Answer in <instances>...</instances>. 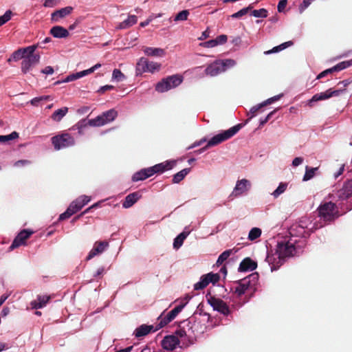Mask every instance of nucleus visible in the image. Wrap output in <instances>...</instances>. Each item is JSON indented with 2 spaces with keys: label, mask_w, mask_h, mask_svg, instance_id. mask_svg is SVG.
<instances>
[{
  "label": "nucleus",
  "mask_w": 352,
  "mask_h": 352,
  "mask_svg": "<svg viewBox=\"0 0 352 352\" xmlns=\"http://www.w3.org/2000/svg\"><path fill=\"white\" fill-rule=\"evenodd\" d=\"M137 21L138 18L135 15H130L127 19L120 23L119 25L116 27V29H127L135 24Z\"/></svg>",
  "instance_id": "cd10ccee"
},
{
  "label": "nucleus",
  "mask_w": 352,
  "mask_h": 352,
  "mask_svg": "<svg viewBox=\"0 0 352 352\" xmlns=\"http://www.w3.org/2000/svg\"><path fill=\"white\" fill-rule=\"evenodd\" d=\"M73 10V8L71 6H67L60 10L54 11L51 15V20L54 22L58 21L60 19H63L65 16L69 15Z\"/></svg>",
  "instance_id": "aec40b11"
},
{
  "label": "nucleus",
  "mask_w": 352,
  "mask_h": 352,
  "mask_svg": "<svg viewBox=\"0 0 352 352\" xmlns=\"http://www.w3.org/2000/svg\"><path fill=\"white\" fill-rule=\"evenodd\" d=\"M331 98V94H329V89L324 92H321L320 94H316L309 100L308 105L309 107L313 106V102H318L320 100H327Z\"/></svg>",
  "instance_id": "c85d7f7f"
},
{
  "label": "nucleus",
  "mask_w": 352,
  "mask_h": 352,
  "mask_svg": "<svg viewBox=\"0 0 352 352\" xmlns=\"http://www.w3.org/2000/svg\"><path fill=\"white\" fill-rule=\"evenodd\" d=\"M68 109H69L66 107L57 109L52 114V119L56 122H60L67 114Z\"/></svg>",
  "instance_id": "7c9ffc66"
},
{
  "label": "nucleus",
  "mask_w": 352,
  "mask_h": 352,
  "mask_svg": "<svg viewBox=\"0 0 352 352\" xmlns=\"http://www.w3.org/2000/svg\"><path fill=\"white\" fill-rule=\"evenodd\" d=\"M38 45H32L26 47L21 48L25 57H29V56H33L36 54L35 52Z\"/></svg>",
  "instance_id": "58836bf2"
},
{
  "label": "nucleus",
  "mask_w": 352,
  "mask_h": 352,
  "mask_svg": "<svg viewBox=\"0 0 352 352\" xmlns=\"http://www.w3.org/2000/svg\"><path fill=\"white\" fill-rule=\"evenodd\" d=\"M82 208L77 201L75 199L73 201L67 208L66 211L60 214L58 220L63 221L69 219L71 216L76 214L77 212L80 210Z\"/></svg>",
  "instance_id": "2eb2a0df"
},
{
  "label": "nucleus",
  "mask_w": 352,
  "mask_h": 352,
  "mask_svg": "<svg viewBox=\"0 0 352 352\" xmlns=\"http://www.w3.org/2000/svg\"><path fill=\"white\" fill-rule=\"evenodd\" d=\"M232 252V250H227L222 252L217 258L216 265L219 266L223 264V263L228 259V258L231 255Z\"/></svg>",
  "instance_id": "ea45409f"
},
{
  "label": "nucleus",
  "mask_w": 352,
  "mask_h": 352,
  "mask_svg": "<svg viewBox=\"0 0 352 352\" xmlns=\"http://www.w3.org/2000/svg\"><path fill=\"white\" fill-rule=\"evenodd\" d=\"M208 302L212 307L213 309L221 314L228 316L230 310L228 305L221 299L211 296L210 294L206 295Z\"/></svg>",
  "instance_id": "0eeeda50"
},
{
  "label": "nucleus",
  "mask_w": 352,
  "mask_h": 352,
  "mask_svg": "<svg viewBox=\"0 0 352 352\" xmlns=\"http://www.w3.org/2000/svg\"><path fill=\"white\" fill-rule=\"evenodd\" d=\"M318 170V167L316 168H310L308 166L305 168V173L303 176V181H308L311 179H312L314 175L316 170Z\"/></svg>",
  "instance_id": "c9c22d12"
},
{
  "label": "nucleus",
  "mask_w": 352,
  "mask_h": 352,
  "mask_svg": "<svg viewBox=\"0 0 352 352\" xmlns=\"http://www.w3.org/2000/svg\"><path fill=\"white\" fill-rule=\"evenodd\" d=\"M258 277L257 272L252 273L247 277L238 280L237 284H242L243 287H245L248 292H254L256 290Z\"/></svg>",
  "instance_id": "9b49d317"
},
{
  "label": "nucleus",
  "mask_w": 352,
  "mask_h": 352,
  "mask_svg": "<svg viewBox=\"0 0 352 352\" xmlns=\"http://www.w3.org/2000/svg\"><path fill=\"white\" fill-rule=\"evenodd\" d=\"M50 98V96H42L40 97H36L30 100V103L32 105L37 107L39 105L41 102L48 100Z\"/></svg>",
  "instance_id": "de8ad7c7"
},
{
  "label": "nucleus",
  "mask_w": 352,
  "mask_h": 352,
  "mask_svg": "<svg viewBox=\"0 0 352 352\" xmlns=\"http://www.w3.org/2000/svg\"><path fill=\"white\" fill-rule=\"evenodd\" d=\"M135 71L137 75L148 72V59L144 57L140 58L136 64Z\"/></svg>",
  "instance_id": "bb28decb"
},
{
  "label": "nucleus",
  "mask_w": 352,
  "mask_h": 352,
  "mask_svg": "<svg viewBox=\"0 0 352 352\" xmlns=\"http://www.w3.org/2000/svg\"><path fill=\"white\" fill-rule=\"evenodd\" d=\"M76 199L82 208L87 204L91 200L90 197L86 195L80 196Z\"/></svg>",
  "instance_id": "6e6d98bb"
},
{
  "label": "nucleus",
  "mask_w": 352,
  "mask_h": 352,
  "mask_svg": "<svg viewBox=\"0 0 352 352\" xmlns=\"http://www.w3.org/2000/svg\"><path fill=\"white\" fill-rule=\"evenodd\" d=\"M298 228L299 229V230H297L298 234L302 235L303 237H306L311 232H313L314 230L317 229L314 225L309 228L307 224V219H300L298 226H293L290 229V234L292 235L296 234L295 231Z\"/></svg>",
  "instance_id": "9d476101"
},
{
  "label": "nucleus",
  "mask_w": 352,
  "mask_h": 352,
  "mask_svg": "<svg viewBox=\"0 0 352 352\" xmlns=\"http://www.w3.org/2000/svg\"><path fill=\"white\" fill-rule=\"evenodd\" d=\"M250 186V183L248 179H243L237 181L235 188L232 192V194H234L235 196L240 195L243 192L248 191L249 187Z\"/></svg>",
  "instance_id": "a211bd4d"
},
{
  "label": "nucleus",
  "mask_w": 352,
  "mask_h": 352,
  "mask_svg": "<svg viewBox=\"0 0 352 352\" xmlns=\"http://www.w3.org/2000/svg\"><path fill=\"white\" fill-rule=\"evenodd\" d=\"M24 59H25L32 67H33L39 63L40 55L38 54L33 56H29V57H25Z\"/></svg>",
  "instance_id": "09e8293b"
},
{
  "label": "nucleus",
  "mask_w": 352,
  "mask_h": 352,
  "mask_svg": "<svg viewBox=\"0 0 352 352\" xmlns=\"http://www.w3.org/2000/svg\"><path fill=\"white\" fill-rule=\"evenodd\" d=\"M314 0H303L299 6L300 12L302 13Z\"/></svg>",
  "instance_id": "052dcab7"
},
{
  "label": "nucleus",
  "mask_w": 352,
  "mask_h": 352,
  "mask_svg": "<svg viewBox=\"0 0 352 352\" xmlns=\"http://www.w3.org/2000/svg\"><path fill=\"white\" fill-rule=\"evenodd\" d=\"M85 76H86V74H85V72L83 70V71L77 72L76 74H72L67 76L66 77V78L65 80H63V82H68L74 81V80H77L80 78H82Z\"/></svg>",
  "instance_id": "a19ab883"
},
{
  "label": "nucleus",
  "mask_w": 352,
  "mask_h": 352,
  "mask_svg": "<svg viewBox=\"0 0 352 352\" xmlns=\"http://www.w3.org/2000/svg\"><path fill=\"white\" fill-rule=\"evenodd\" d=\"M296 254V248L290 241L278 243L274 254H268L266 261L271 267V271L278 270L284 263L285 259Z\"/></svg>",
  "instance_id": "f257e3e1"
},
{
  "label": "nucleus",
  "mask_w": 352,
  "mask_h": 352,
  "mask_svg": "<svg viewBox=\"0 0 352 352\" xmlns=\"http://www.w3.org/2000/svg\"><path fill=\"white\" fill-rule=\"evenodd\" d=\"M12 58L14 61H17L21 59L23 60L25 58V56L22 52V50L19 48L17 50L14 51L12 54Z\"/></svg>",
  "instance_id": "864d4df0"
},
{
  "label": "nucleus",
  "mask_w": 352,
  "mask_h": 352,
  "mask_svg": "<svg viewBox=\"0 0 352 352\" xmlns=\"http://www.w3.org/2000/svg\"><path fill=\"white\" fill-rule=\"evenodd\" d=\"M179 344V340L175 336H167L162 341V347L168 351L174 350Z\"/></svg>",
  "instance_id": "f3484780"
},
{
  "label": "nucleus",
  "mask_w": 352,
  "mask_h": 352,
  "mask_svg": "<svg viewBox=\"0 0 352 352\" xmlns=\"http://www.w3.org/2000/svg\"><path fill=\"white\" fill-rule=\"evenodd\" d=\"M183 81V77L180 75H172L162 79L155 85L157 92L163 93L179 86Z\"/></svg>",
  "instance_id": "423d86ee"
},
{
  "label": "nucleus",
  "mask_w": 352,
  "mask_h": 352,
  "mask_svg": "<svg viewBox=\"0 0 352 352\" xmlns=\"http://www.w3.org/2000/svg\"><path fill=\"white\" fill-rule=\"evenodd\" d=\"M50 34H52L54 38H67L69 36V31L60 25H56L52 27L50 31Z\"/></svg>",
  "instance_id": "5701e85b"
},
{
  "label": "nucleus",
  "mask_w": 352,
  "mask_h": 352,
  "mask_svg": "<svg viewBox=\"0 0 352 352\" xmlns=\"http://www.w3.org/2000/svg\"><path fill=\"white\" fill-rule=\"evenodd\" d=\"M247 14V10L243 8L231 15L233 19L240 18Z\"/></svg>",
  "instance_id": "338daca9"
},
{
  "label": "nucleus",
  "mask_w": 352,
  "mask_h": 352,
  "mask_svg": "<svg viewBox=\"0 0 352 352\" xmlns=\"http://www.w3.org/2000/svg\"><path fill=\"white\" fill-rule=\"evenodd\" d=\"M12 14V11L8 10L4 13L3 15L0 16V25H3L6 23H7L8 21H10L11 19Z\"/></svg>",
  "instance_id": "603ef678"
},
{
  "label": "nucleus",
  "mask_w": 352,
  "mask_h": 352,
  "mask_svg": "<svg viewBox=\"0 0 352 352\" xmlns=\"http://www.w3.org/2000/svg\"><path fill=\"white\" fill-rule=\"evenodd\" d=\"M51 142L54 148L59 151L65 148L71 147L75 145V138L69 133L63 132L51 138Z\"/></svg>",
  "instance_id": "39448f33"
},
{
  "label": "nucleus",
  "mask_w": 352,
  "mask_h": 352,
  "mask_svg": "<svg viewBox=\"0 0 352 352\" xmlns=\"http://www.w3.org/2000/svg\"><path fill=\"white\" fill-rule=\"evenodd\" d=\"M293 45V42L292 41H287V42H285L278 46H276L274 47H273L272 50H268V51H266L265 52V54H272V53H276V52H278L281 50H283L285 49H286L287 47H290Z\"/></svg>",
  "instance_id": "f704fd0d"
},
{
  "label": "nucleus",
  "mask_w": 352,
  "mask_h": 352,
  "mask_svg": "<svg viewBox=\"0 0 352 352\" xmlns=\"http://www.w3.org/2000/svg\"><path fill=\"white\" fill-rule=\"evenodd\" d=\"M186 303L181 304L175 307L173 309L169 311L166 316L162 317V314L158 318L160 320L158 326L159 328H162L166 324H168L170 322L175 318L179 313L182 311V310L185 307Z\"/></svg>",
  "instance_id": "1a4fd4ad"
},
{
  "label": "nucleus",
  "mask_w": 352,
  "mask_h": 352,
  "mask_svg": "<svg viewBox=\"0 0 352 352\" xmlns=\"http://www.w3.org/2000/svg\"><path fill=\"white\" fill-rule=\"evenodd\" d=\"M76 199L82 208L87 204L91 200L90 197L86 195L80 196Z\"/></svg>",
  "instance_id": "4d7b16f0"
},
{
  "label": "nucleus",
  "mask_w": 352,
  "mask_h": 352,
  "mask_svg": "<svg viewBox=\"0 0 352 352\" xmlns=\"http://www.w3.org/2000/svg\"><path fill=\"white\" fill-rule=\"evenodd\" d=\"M176 164V161H166L162 163L155 164L153 166L150 167L152 175L155 173H162L166 170L172 169Z\"/></svg>",
  "instance_id": "dca6fc26"
},
{
  "label": "nucleus",
  "mask_w": 352,
  "mask_h": 352,
  "mask_svg": "<svg viewBox=\"0 0 352 352\" xmlns=\"http://www.w3.org/2000/svg\"><path fill=\"white\" fill-rule=\"evenodd\" d=\"M190 168H186L182 169L179 172L173 175V178L172 180L173 183V184L179 183L182 180H183L185 178V177L190 173Z\"/></svg>",
  "instance_id": "2f4dec72"
},
{
  "label": "nucleus",
  "mask_w": 352,
  "mask_h": 352,
  "mask_svg": "<svg viewBox=\"0 0 352 352\" xmlns=\"http://www.w3.org/2000/svg\"><path fill=\"white\" fill-rule=\"evenodd\" d=\"M257 267V263L250 257L245 258L239 267V272H247L254 270Z\"/></svg>",
  "instance_id": "6ab92c4d"
},
{
  "label": "nucleus",
  "mask_w": 352,
  "mask_h": 352,
  "mask_svg": "<svg viewBox=\"0 0 352 352\" xmlns=\"http://www.w3.org/2000/svg\"><path fill=\"white\" fill-rule=\"evenodd\" d=\"M142 197L140 192H134L128 195L124 201L122 203V207L124 208H129L131 207L135 203H136Z\"/></svg>",
  "instance_id": "412c9836"
},
{
  "label": "nucleus",
  "mask_w": 352,
  "mask_h": 352,
  "mask_svg": "<svg viewBox=\"0 0 352 352\" xmlns=\"http://www.w3.org/2000/svg\"><path fill=\"white\" fill-rule=\"evenodd\" d=\"M261 234V230L258 228H253L250 230L249 234H248V239L250 241H254L256 239H258Z\"/></svg>",
  "instance_id": "79ce46f5"
},
{
  "label": "nucleus",
  "mask_w": 352,
  "mask_h": 352,
  "mask_svg": "<svg viewBox=\"0 0 352 352\" xmlns=\"http://www.w3.org/2000/svg\"><path fill=\"white\" fill-rule=\"evenodd\" d=\"M214 39L217 41V43L218 45H222V44L226 43L227 41L228 37L225 34H221V35L216 37V38H214Z\"/></svg>",
  "instance_id": "e2e57ef3"
},
{
  "label": "nucleus",
  "mask_w": 352,
  "mask_h": 352,
  "mask_svg": "<svg viewBox=\"0 0 352 352\" xmlns=\"http://www.w3.org/2000/svg\"><path fill=\"white\" fill-rule=\"evenodd\" d=\"M108 247L109 242L107 241H96L93 248L90 250L87 256V260H90L94 256L102 254Z\"/></svg>",
  "instance_id": "ddd939ff"
},
{
  "label": "nucleus",
  "mask_w": 352,
  "mask_h": 352,
  "mask_svg": "<svg viewBox=\"0 0 352 352\" xmlns=\"http://www.w3.org/2000/svg\"><path fill=\"white\" fill-rule=\"evenodd\" d=\"M276 112V110H274L271 111L268 115L263 119L260 120V126H263L265 124H266L268 120L272 118V115Z\"/></svg>",
  "instance_id": "69168bd1"
},
{
  "label": "nucleus",
  "mask_w": 352,
  "mask_h": 352,
  "mask_svg": "<svg viewBox=\"0 0 352 352\" xmlns=\"http://www.w3.org/2000/svg\"><path fill=\"white\" fill-rule=\"evenodd\" d=\"M105 124L113 121L118 116V112L113 109H109L102 113Z\"/></svg>",
  "instance_id": "473e14b6"
},
{
  "label": "nucleus",
  "mask_w": 352,
  "mask_h": 352,
  "mask_svg": "<svg viewBox=\"0 0 352 352\" xmlns=\"http://www.w3.org/2000/svg\"><path fill=\"white\" fill-rule=\"evenodd\" d=\"M236 64V62L232 59H226L223 60H216L210 64L205 69L206 75L210 76H215L228 68L232 67Z\"/></svg>",
  "instance_id": "20e7f679"
},
{
  "label": "nucleus",
  "mask_w": 352,
  "mask_h": 352,
  "mask_svg": "<svg viewBox=\"0 0 352 352\" xmlns=\"http://www.w3.org/2000/svg\"><path fill=\"white\" fill-rule=\"evenodd\" d=\"M220 276L219 274L208 273L203 275L200 278V280L194 285L195 290H201L206 288L209 283H212L213 285L219 280Z\"/></svg>",
  "instance_id": "6e6552de"
},
{
  "label": "nucleus",
  "mask_w": 352,
  "mask_h": 352,
  "mask_svg": "<svg viewBox=\"0 0 352 352\" xmlns=\"http://www.w3.org/2000/svg\"><path fill=\"white\" fill-rule=\"evenodd\" d=\"M31 67H32L31 65L25 59H23L22 60L21 71L23 74L28 73Z\"/></svg>",
  "instance_id": "13d9d810"
},
{
  "label": "nucleus",
  "mask_w": 352,
  "mask_h": 352,
  "mask_svg": "<svg viewBox=\"0 0 352 352\" xmlns=\"http://www.w3.org/2000/svg\"><path fill=\"white\" fill-rule=\"evenodd\" d=\"M188 232H182L175 239L173 242V248L178 250L183 244L184 240L188 236Z\"/></svg>",
  "instance_id": "72a5a7b5"
},
{
  "label": "nucleus",
  "mask_w": 352,
  "mask_h": 352,
  "mask_svg": "<svg viewBox=\"0 0 352 352\" xmlns=\"http://www.w3.org/2000/svg\"><path fill=\"white\" fill-rule=\"evenodd\" d=\"M318 211L319 217L324 221H333L340 216L337 206L331 201L320 204Z\"/></svg>",
  "instance_id": "7ed1b4c3"
},
{
  "label": "nucleus",
  "mask_w": 352,
  "mask_h": 352,
  "mask_svg": "<svg viewBox=\"0 0 352 352\" xmlns=\"http://www.w3.org/2000/svg\"><path fill=\"white\" fill-rule=\"evenodd\" d=\"M239 285L234 289V294H236L238 297L241 296L248 292V289L245 287H243L242 284H238Z\"/></svg>",
  "instance_id": "5fc2aeb1"
},
{
  "label": "nucleus",
  "mask_w": 352,
  "mask_h": 352,
  "mask_svg": "<svg viewBox=\"0 0 352 352\" xmlns=\"http://www.w3.org/2000/svg\"><path fill=\"white\" fill-rule=\"evenodd\" d=\"M19 137L18 133L14 131L8 135H0V142H5L6 141L12 140L16 139Z\"/></svg>",
  "instance_id": "3c124183"
},
{
  "label": "nucleus",
  "mask_w": 352,
  "mask_h": 352,
  "mask_svg": "<svg viewBox=\"0 0 352 352\" xmlns=\"http://www.w3.org/2000/svg\"><path fill=\"white\" fill-rule=\"evenodd\" d=\"M33 233L34 232L30 230L24 229L21 230L14 238L11 245L9 247V250L11 251L21 245H25L26 240L28 239Z\"/></svg>",
  "instance_id": "f8f14e48"
},
{
  "label": "nucleus",
  "mask_w": 352,
  "mask_h": 352,
  "mask_svg": "<svg viewBox=\"0 0 352 352\" xmlns=\"http://www.w3.org/2000/svg\"><path fill=\"white\" fill-rule=\"evenodd\" d=\"M352 65V60L351 61H342L333 66L331 68L326 69V73L328 74H332L333 72H340L342 69H346V67L351 66Z\"/></svg>",
  "instance_id": "c756f323"
},
{
  "label": "nucleus",
  "mask_w": 352,
  "mask_h": 352,
  "mask_svg": "<svg viewBox=\"0 0 352 352\" xmlns=\"http://www.w3.org/2000/svg\"><path fill=\"white\" fill-rule=\"evenodd\" d=\"M50 296H38L37 299L31 302V305L34 309H41L46 305L48 301L50 300Z\"/></svg>",
  "instance_id": "a878e982"
},
{
  "label": "nucleus",
  "mask_w": 352,
  "mask_h": 352,
  "mask_svg": "<svg viewBox=\"0 0 352 352\" xmlns=\"http://www.w3.org/2000/svg\"><path fill=\"white\" fill-rule=\"evenodd\" d=\"M263 107H265L263 102L257 106L252 107L250 110V113L252 114L251 118L255 116L258 111Z\"/></svg>",
  "instance_id": "680f3d73"
},
{
  "label": "nucleus",
  "mask_w": 352,
  "mask_h": 352,
  "mask_svg": "<svg viewBox=\"0 0 352 352\" xmlns=\"http://www.w3.org/2000/svg\"><path fill=\"white\" fill-rule=\"evenodd\" d=\"M152 175H153L151 173V170L150 169V167L146 168H142L133 174V175L132 176V181L135 182L142 181L151 177Z\"/></svg>",
  "instance_id": "b1692460"
},
{
  "label": "nucleus",
  "mask_w": 352,
  "mask_h": 352,
  "mask_svg": "<svg viewBox=\"0 0 352 352\" xmlns=\"http://www.w3.org/2000/svg\"><path fill=\"white\" fill-rule=\"evenodd\" d=\"M243 127V124H238L228 130H226L214 136H213L202 148L197 151V153H201L210 147L217 146L227 140L230 139Z\"/></svg>",
  "instance_id": "f03ea898"
},
{
  "label": "nucleus",
  "mask_w": 352,
  "mask_h": 352,
  "mask_svg": "<svg viewBox=\"0 0 352 352\" xmlns=\"http://www.w3.org/2000/svg\"><path fill=\"white\" fill-rule=\"evenodd\" d=\"M287 4V0H280L277 6L278 11L279 12H283L285 10V7Z\"/></svg>",
  "instance_id": "0e129e2a"
},
{
  "label": "nucleus",
  "mask_w": 352,
  "mask_h": 352,
  "mask_svg": "<svg viewBox=\"0 0 352 352\" xmlns=\"http://www.w3.org/2000/svg\"><path fill=\"white\" fill-rule=\"evenodd\" d=\"M159 329L158 325L157 328L154 329L153 325L142 324L135 330L134 335L136 338H140L148 335L151 331L154 332Z\"/></svg>",
  "instance_id": "4be33fe9"
},
{
  "label": "nucleus",
  "mask_w": 352,
  "mask_h": 352,
  "mask_svg": "<svg viewBox=\"0 0 352 352\" xmlns=\"http://www.w3.org/2000/svg\"><path fill=\"white\" fill-rule=\"evenodd\" d=\"M329 94H331V98L333 96H339L344 91V89L342 87H339L337 89L333 90L332 89H329Z\"/></svg>",
  "instance_id": "bf43d9fd"
},
{
  "label": "nucleus",
  "mask_w": 352,
  "mask_h": 352,
  "mask_svg": "<svg viewBox=\"0 0 352 352\" xmlns=\"http://www.w3.org/2000/svg\"><path fill=\"white\" fill-rule=\"evenodd\" d=\"M89 125L88 121L83 119L77 122L74 126L72 127V129H78L80 134L82 133V129Z\"/></svg>",
  "instance_id": "c03bdc74"
},
{
  "label": "nucleus",
  "mask_w": 352,
  "mask_h": 352,
  "mask_svg": "<svg viewBox=\"0 0 352 352\" xmlns=\"http://www.w3.org/2000/svg\"><path fill=\"white\" fill-rule=\"evenodd\" d=\"M112 78L118 82H120L123 81L126 78V76L120 69H115L113 71Z\"/></svg>",
  "instance_id": "a18cd8bd"
},
{
  "label": "nucleus",
  "mask_w": 352,
  "mask_h": 352,
  "mask_svg": "<svg viewBox=\"0 0 352 352\" xmlns=\"http://www.w3.org/2000/svg\"><path fill=\"white\" fill-rule=\"evenodd\" d=\"M352 195V179L343 183L342 187L337 191L336 196L340 200H346Z\"/></svg>",
  "instance_id": "4468645a"
},
{
  "label": "nucleus",
  "mask_w": 352,
  "mask_h": 352,
  "mask_svg": "<svg viewBox=\"0 0 352 352\" xmlns=\"http://www.w3.org/2000/svg\"><path fill=\"white\" fill-rule=\"evenodd\" d=\"M268 12L265 8H261L259 10H254L251 12V15L254 16V17H262V18H266L267 16Z\"/></svg>",
  "instance_id": "37998d69"
},
{
  "label": "nucleus",
  "mask_w": 352,
  "mask_h": 352,
  "mask_svg": "<svg viewBox=\"0 0 352 352\" xmlns=\"http://www.w3.org/2000/svg\"><path fill=\"white\" fill-rule=\"evenodd\" d=\"M161 67V64L148 60V72L153 73L155 71H159Z\"/></svg>",
  "instance_id": "49530a36"
},
{
  "label": "nucleus",
  "mask_w": 352,
  "mask_h": 352,
  "mask_svg": "<svg viewBox=\"0 0 352 352\" xmlns=\"http://www.w3.org/2000/svg\"><path fill=\"white\" fill-rule=\"evenodd\" d=\"M143 52L148 56L162 57L165 55V50L158 47H144Z\"/></svg>",
  "instance_id": "393cba45"
},
{
  "label": "nucleus",
  "mask_w": 352,
  "mask_h": 352,
  "mask_svg": "<svg viewBox=\"0 0 352 352\" xmlns=\"http://www.w3.org/2000/svg\"><path fill=\"white\" fill-rule=\"evenodd\" d=\"M189 15V11L187 10H182L179 12L175 17V21H186L188 19Z\"/></svg>",
  "instance_id": "8fccbe9b"
},
{
  "label": "nucleus",
  "mask_w": 352,
  "mask_h": 352,
  "mask_svg": "<svg viewBox=\"0 0 352 352\" xmlns=\"http://www.w3.org/2000/svg\"><path fill=\"white\" fill-rule=\"evenodd\" d=\"M217 45L215 39L208 41L204 43V46L206 47H214Z\"/></svg>",
  "instance_id": "774afa93"
},
{
  "label": "nucleus",
  "mask_w": 352,
  "mask_h": 352,
  "mask_svg": "<svg viewBox=\"0 0 352 352\" xmlns=\"http://www.w3.org/2000/svg\"><path fill=\"white\" fill-rule=\"evenodd\" d=\"M287 183L280 182L278 188L272 193L274 198L278 197L287 188Z\"/></svg>",
  "instance_id": "4c0bfd02"
},
{
  "label": "nucleus",
  "mask_w": 352,
  "mask_h": 352,
  "mask_svg": "<svg viewBox=\"0 0 352 352\" xmlns=\"http://www.w3.org/2000/svg\"><path fill=\"white\" fill-rule=\"evenodd\" d=\"M88 123L91 126H101L105 124V122L102 115L98 116L96 118L89 120Z\"/></svg>",
  "instance_id": "e433bc0d"
}]
</instances>
